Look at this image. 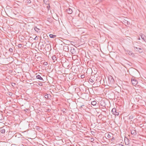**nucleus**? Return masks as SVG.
I'll return each instance as SVG.
<instances>
[{"mask_svg": "<svg viewBox=\"0 0 146 146\" xmlns=\"http://www.w3.org/2000/svg\"><path fill=\"white\" fill-rule=\"evenodd\" d=\"M131 82L132 84L134 85H136L137 84V81L136 79L134 78H132Z\"/></svg>", "mask_w": 146, "mask_h": 146, "instance_id": "f257e3e1", "label": "nucleus"}, {"mask_svg": "<svg viewBox=\"0 0 146 146\" xmlns=\"http://www.w3.org/2000/svg\"><path fill=\"white\" fill-rule=\"evenodd\" d=\"M70 52L73 54L75 55L76 54V51L75 48H71L70 50Z\"/></svg>", "mask_w": 146, "mask_h": 146, "instance_id": "f03ea898", "label": "nucleus"}, {"mask_svg": "<svg viewBox=\"0 0 146 146\" xmlns=\"http://www.w3.org/2000/svg\"><path fill=\"white\" fill-rule=\"evenodd\" d=\"M135 49L136 50L139 52H143L142 49V48H139L137 47H134Z\"/></svg>", "mask_w": 146, "mask_h": 146, "instance_id": "7ed1b4c3", "label": "nucleus"}, {"mask_svg": "<svg viewBox=\"0 0 146 146\" xmlns=\"http://www.w3.org/2000/svg\"><path fill=\"white\" fill-rule=\"evenodd\" d=\"M108 80L109 81H110V82L111 84L113 83L114 81V80L113 79L112 77L111 76L109 77Z\"/></svg>", "mask_w": 146, "mask_h": 146, "instance_id": "20e7f679", "label": "nucleus"}, {"mask_svg": "<svg viewBox=\"0 0 146 146\" xmlns=\"http://www.w3.org/2000/svg\"><path fill=\"white\" fill-rule=\"evenodd\" d=\"M66 12L69 14H71L72 13V10L71 9L69 8L66 9Z\"/></svg>", "mask_w": 146, "mask_h": 146, "instance_id": "39448f33", "label": "nucleus"}, {"mask_svg": "<svg viewBox=\"0 0 146 146\" xmlns=\"http://www.w3.org/2000/svg\"><path fill=\"white\" fill-rule=\"evenodd\" d=\"M126 26L129 25L130 24V23L127 21L125 20L123 21V23Z\"/></svg>", "mask_w": 146, "mask_h": 146, "instance_id": "423d86ee", "label": "nucleus"}, {"mask_svg": "<svg viewBox=\"0 0 146 146\" xmlns=\"http://www.w3.org/2000/svg\"><path fill=\"white\" fill-rule=\"evenodd\" d=\"M63 50L66 52H68L69 51L68 47L66 46H64L63 47Z\"/></svg>", "mask_w": 146, "mask_h": 146, "instance_id": "0eeeda50", "label": "nucleus"}, {"mask_svg": "<svg viewBox=\"0 0 146 146\" xmlns=\"http://www.w3.org/2000/svg\"><path fill=\"white\" fill-rule=\"evenodd\" d=\"M129 140L126 137L125 138L124 141L126 145H128L129 144Z\"/></svg>", "mask_w": 146, "mask_h": 146, "instance_id": "6e6552de", "label": "nucleus"}, {"mask_svg": "<svg viewBox=\"0 0 146 146\" xmlns=\"http://www.w3.org/2000/svg\"><path fill=\"white\" fill-rule=\"evenodd\" d=\"M131 133L132 135H135L137 134L136 131L135 130H132L131 131Z\"/></svg>", "mask_w": 146, "mask_h": 146, "instance_id": "1a4fd4ad", "label": "nucleus"}, {"mask_svg": "<svg viewBox=\"0 0 146 146\" xmlns=\"http://www.w3.org/2000/svg\"><path fill=\"white\" fill-rule=\"evenodd\" d=\"M36 78L37 79L39 80H42L43 81V80L42 78L40 75H36Z\"/></svg>", "mask_w": 146, "mask_h": 146, "instance_id": "9d476101", "label": "nucleus"}, {"mask_svg": "<svg viewBox=\"0 0 146 146\" xmlns=\"http://www.w3.org/2000/svg\"><path fill=\"white\" fill-rule=\"evenodd\" d=\"M141 38L146 42V37L144 35H141Z\"/></svg>", "mask_w": 146, "mask_h": 146, "instance_id": "9b49d317", "label": "nucleus"}, {"mask_svg": "<svg viewBox=\"0 0 146 146\" xmlns=\"http://www.w3.org/2000/svg\"><path fill=\"white\" fill-rule=\"evenodd\" d=\"M116 112V110L115 108H114L112 109V111H111V112H112L113 114H114L115 113V114Z\"/></svg>", "mask_w": 146, "mask_h": 146, "instance_id": "f8f14e48", "label": "nucleus"}, {"mask_svg": "<svg viewBox=\"0 0 146 146\" xmlns=\"http://www.w3.org/2000/svg\"><path fill=\"white\" fill-rule=\"evenodd\" d=\"M34 29L35 31L37 32V33L40 32V30L39 29L37 28L36 27H35Z\"/></svg>", "mask_w": 146, "mask_h": 146, "instance_id": "ddd939ff", "label": "nucleus"}, {"mask_svg": "<svg viewBox=\"0 0 146 146\" xmlns=\"http://www.w3.org/2000/svg\"><path fill=\"white\" fill-rule=\"evenodd\" d=\"M91 104L92 105L95 106L96 105V102L95 101H94L91 102Z\"/></svg>", "mask_w": 146, "mask_h": 146, "instance_id": "4468645a", "label": "nucleus"}, {"mask_svg": "<svg viewBox=\"0 0 146 146\" xmlns=\"http://www.w3.org/2000/svg\"><path fill=\"white\" fill-rule=\"evenodd\" d=\"M88 81H89V82H90L91 83H92L94 82V80L93 79H92L91 78H89V79Z\"/></svg>", "mask_w": 146, "mask_h": 146, "instance_id": "2eb2a0df", "label": "nucleus"}, {"mask_svg": "<svg viewBox=\"0 0 146 146\" xmlns=\"http://www.w3.org/2000/svg\"><path fill=\"white\" fill-rule=\"evenodd\" d=\"M49 36L51 38H54L56 37V35H53L52 34H50Z\"/></svg>", "mask_w": 146, "mask_h": 146, "instance_id": "dca6fc26", "label": "nucleus"}, {"mask_svg": "<svg viewBox=\"0 0 146 146\" xmlns=\"http://www.w3.org/2000/svg\"><path fill=\"white\" fill-rule=\"evenodd\" d=\"M0 131L2 133H4L5 132V130L4 129H0Z\"/></svg>", "mask_w": 146, "mask_h": 146, "instance_id": "f3484780", "label": "nucleus"}, {"mask_svg": "<svg viewBox=\"0 0 146 146\" xmlns=\"http://www.w3.org/2000/svg\"><path fill=\"white\" fill-rule=\"evenodd\" d=\"M52 59L53 60L55 61L56 60V57L54 55L52 57Z\"/></svg>", "mask_w": 146, "mask_h": 146, "instance_id": "a211bd4d", "label": "nucleus"}, {"mask_svg": "<svg viewBox=\"0 0 146 146\" xmlns=\"http://www.w3.org/2000/svg\"><path fill=\"white\" fill-rule=\"evenodd\" d=\"M44 3L46 4H48V0H44Z\"/></svg>", "mask_w": 146, "mask_h": 146, "instance_id": "6ab92c4d", "label": "nucleus"}, {"mask_svg": "<svg viewBox=\"0 0 146 146\" xmlns=\"http://www.w3.org/2000/svg\"><path fill=\"white\" fill-rule=\"evenodd\" d=\"M44 97L45 98H48V94H46L44 95Z\"/></svg>", "mask_w": 146, "mask_h": 146, "instance_id": "aec40b11", "label": "nucleus"}, {"mask_svg": "<svg viewBox=\"0 0 146 146\" xmlns=\"http://www.w3.org/2000/svg\"><path fill=\"white\" fill-rule=\"evenodd\" d=\"M9 51L11 53L13 52V50L12 48H9Z\"/></svg>", "mask_w": 146, "mask_h": 146, "instance_id": "412c9836", "label": "nucleus"}, {"mask_svg": "<svg viewBox=\"0 0 146 146\" xmlns=\"http://www.w3.org/2000/svg\"><path fill=\"white\" fill-rule=\"evenodd\" d=\"M18 46L19 48H21L22 46V44H19L18 45Z\"/></svg>", "mask_w": 146, "mask_h": 146, "instance_id": "4be33fe9", "label": "nucleus"}, {"mask_svg": "<svg viewBox=\"0 0 146 146\" xmlns=\"http://www.w3.org/2000/svg\"><path fill=\"white\" fill-rule=\"evenodd\" d=\"M114 115H119V113L116 112L115 114V113Z\"/></svg>", "mask_w": 146, "mask_h": 146, "instance_id": "5701e85b", "label": "nucleus"}, {"mask_svg": "<svg viewBox=\"0 0 146 146\" xmlns=\"http://www.w3.org/2000/svg\"><path fill=\"white\" fill-rule=\"evenodd\" d=\"M50 7V6L49 5H47V8L48 10H49Z\"/></svg>", "mask_w": 146, "mask_h": 146, "instance_id": "b1692460", "label": "nucleus"}, {"mask_svg": "<svg viewBox=\"0 0 146 146\" xmlns=\"http://www.w3.org/2000/svg\"><path fill=\"white\" fill-rule=\"evenodd\" d=\"M81 78H83L84 77V75H82L81 76Z\"/></svg>", "mask_w": 146, "mask_h": 146, "instance_id": "393cba45", "label": "nucleus"}, {"mask_svg": "<svg viewBox=\"0 0 146 146\" xmlns=\"http://www.w3.org/2000/svg\"><path fill=\"white\" fill-rule=\"evenodd\" d=\"M110 137L111 136L109 134H108L107 135V137L108 138H110Z\"/></svg>", "mask_w": 146, "mask_h": 146, "instance_id": "a878e982", "label": "nucleus"}, {"mask_svg": "<svg viewBox=\"0 0 146 146\" xmlns=\"http://www.w3.org/2000/svg\"><path fill=\"white\" fill-rule=\"evenodd\" d=\"M117 146H123V145H121V144H118L117 145Z\"/></svg>", "mask_w": 146, "mask_h": 146, "instance_id": "bb28decb", "label": "nucleus"}, {"mask_svg": "<svg viewBox=\"0 0 146 146\" xmlns=\"http://www.w3.org/2000/svg\"><path fill=\"white\" fill-rule=\"evenodd\" d=\"M36 38H37V36H36L35 37V38H34V39L35 40H37Z\"/></svg>", "mask_w": 146, "mask_h": 146, "instance_id": "cd10ccee", "label": "nucleus"}, {"mask_svg": "<svg viewBox=\"0 0 146 146\" xmlns=\"http://www.w3.org/2000/svg\"><path fill=\"white\" fill-rule=\"evenodd\" d=\"M39 85H40H40H41L42 84L41 83H40V84H39Z\"/></svg>", "mask_w": 146, "mask_h": 146, "instance_id": "c85d7f7f", "label": "nucleus"}, {"mask_svg": "<svg viewBox=\"0 0 146 146\" xmlns=\"http://www.w3.org/2000/svg\"><path fill=\"white\" fill-rule=\"evenodd\" d=\"M98 1H100H100H101L102 0H98Z\"/></svg>", "mask_w": 146, "mask_h": 146, "instance_id": "c756f323", "label": "nucleus"}, {"mask_svg": "<svg viewBox=\"0 0 146 146\" xmlns=\"http://www.w3.org/2000/svg\"><path fill=\"white\" fill-rule=\"evenodd\" d=\"M47 63L46 62V63H45V65H47Z\"/></svg>", "mask_w": 146, "mask_h": 146, "instance_id": "7c9ffc66", "label": "nucleus"}, {"mask_svg": "<svg viewBox=\"0 0 146 146\" xmlns=\"http://www.w3.org/2000/svg\"><path fill=\"white\" fill-rule=\"evenodd\" d=\"M47 63L46 62V63H45V65H47Z\"/></svg>", "mask_w": 146, "mask_h": 146, "instance_id": "2f4dec72", "label": "nucleus"}, {"mask_svg": "<svg viewBox=\"0 0 146 146\" xmlns=\"http://www.w3.org/2000/svg\"><path fill=\"white\" fill-rule=\"evenodd\" d=\"M138 39L139 40H140V38H139Z\"/></svg>", "mask_w": 146, "mask_h": 146, "instance_id": "473e14b6", "label": "nucleus"}, {"mask_svg": "<svg viewBox=\"0 0 146 146\" xmlns=\"http://www.w3.org/2000/svg\"><path fill=\"white\" fill-rule=\"evenodd\" d=\"M0 115H2L0 113Z\"/></svg>", "mask_w": 146, "mask_h": 146, "instance_id": "72a5a7b5", "label": "nucleus"}, {"mask_svg": "<svg viewBox=\"0 0 146 146\" xmlns=\"http://www.w3.org/2000/svg\"><path fill=\"white\" fill-rule=\"evenodd\" d=\"M131 118V117H130V118Z\"/></svg>", "mask_w": 146, "mask_h": 146, "instance_id": "f704fd0d", "label": "nucleus"}, {"mask_svg": "<svg viewBox=\"0 0 146 146\" xmlns=\"http://www.w3.org/2000/svg\"><path fill=\"white\" fill-rule=\"evenodd\" d=\"M131 118V117H130V118Z\"/></svg>", "mask_w": 146, "mask_h": 146, "instance_id": "c9c22d12", "label": "nucleus"}]
</instances>
